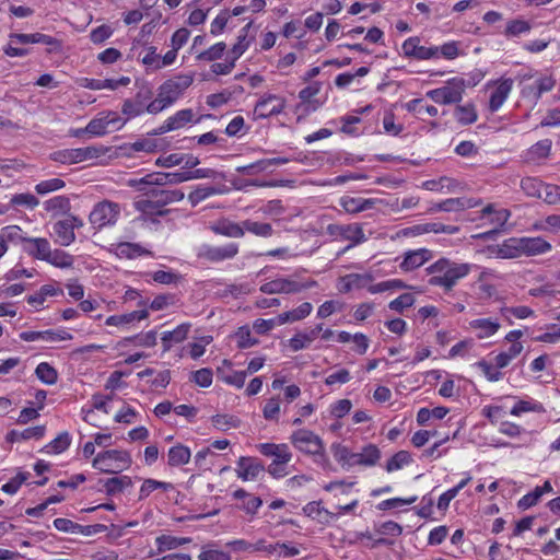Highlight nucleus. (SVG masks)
Returning <instances> with one entry per match:
<instances>
[{
  "label": "nucleus",
  "instance_id": "1",
  "mask_svg": "<svg viewBox=\"0 0 560 560\" xmlns=\"http://www.w3.org/2000/svg\"><path fill=\"white\" fill-rule=\"evenodd\" d=\"M120 213L119 203L105 199L93 207L89 214V222L97 230L114 226L118 222Z\"/></svg>",
  "mask_w": 560,
  "mask_h": 560
},
{
  "label": "nucleus",
  "instance_id": "2",
  "mask_svg": "<svg viewBox=\"0 0 560 560\" xmlns=\"http://www.w3.org/2000/svg\"><path fill=\"white\" fill-rule=\"evenodd\" d=\"M131 462V456L127 451L110 450L98 453L92 465L103 472L115 474L129 468Z\"/></svg>",
  "mask_w": 560,
  "mask_h": 560
},
{
  "label": "nucleus",
  "instance_id": "3",
  "mask_svg": "<svg viewBox=\"0 0 560 560\" xmlns=\"http://www.w3.org/2000/svg\"><path fill=\"white\" fill-rule=\"evenodd\" d=\"M316 285L317 281L312 279L300 281L292 278H277L264 283L260 291L265 294H296Z\"/></svg>",
  "mask_w": 560,
  "mask_h": 560
},
{
  "label": "nucleus",
  "instance_id": "4",
  "mask_svg": "<svg viewBox=\"0 0 560 560\" xmlns=\"http://www.w3.org/2000/svg\"><path fill=\"white\" fill-rule=\"evenodd\" d=\"M147 194L151 195L154 200H140L136 202V209L143 213H152L156 207L166 206L184 199V192L179 189H161L153 187Z\"/></svg>",
  "mask_w": 560,
  "mask_h": 560
},
{
  "label": "nucleus",
  "instance_id": "5",
  "mask_svg": "<svg viewBox=\"0 0 560 560\" xmlns=\"http://www.w3.org/2000/svg\"><path fill=\"white\" fill-rule=\"evenodd\" d=\"M105 153L102 147H85L59 150L50 154V159L61 164H75L100 158Z\"/></svg>",
  "mask_w": 560,
  "mask_h": 560
},
{
  "label": "nucleus",
  "instance_id": "6",
  "mask_svg": "<svg viewBox=\"0 0 560 560\" xmlns=\"http://www.w3.org/2000/svg\"><path fill=\"white\" fill-rule=\"evenodd\" d=\"M290 441L295 448L307 455H324L323 440L311 430L300 429L294 431Z\"/></svg>",
  "mask_w": 560,
  "mask_h": 560
},
{
  "label": "nucleus",
  "instance_id": "7",
  "mask_svg": "<svg viewBox=\"0 0 560 560\" xmlns=\"http://www.w3.org/2000/svg\"><path fill=\"white\" fill-rule=\"evenodd\" d=\"M464 90V81L453 79L447 85L427 92V96L439 104H454L462 101Z\"/></svg>",
  "mask_w": 560,
  "mask_h": 560
},
{
  "label": "nucleus",
  "instance_id": "8",
  "mask_svg": "<svg viewBox=\"0 0 560 560\" xmlns=\"http://www.w3.org/2000/svg\"><path fill=\"white\" fill-rule=\"evenodd\" d=\"M402 52L406 57L418 60H428L439 55V47H424L420 45V38L409 37L402 44Z\"/></svg>",
  "mask_w": 560,
  "mask_h": 560
},
{
  "label": "nucleus",
  "instance_id": "9",
  "mask_svg": "<svg viewBox=\"0 0 560 560\" xmlns=\"http://www.w3.org/2000/svg\"><path fill=\"white\" fill-rule=\"evenodd\" d=\"M284 107V98L268 94L257 102L254 113L258 118H267L269 116L280 114Z\"/></svg>",
  "mask_w": 560,
  "mask_h": 560
},
{
  "label": "nucleus",
  "instance_id": "10",
  "mask_svg": "<svg viewBox=\"0 0 560 560\" xmlns=\"http://www.w3.org/2000/svg\"><path fill=\"white\" fill-rule=\"evenodd\" d=\"M520 237H511L501 244L488 246L490 257L500 259H514L522 257Z\"/></svg>",
  "mask_w": 560,
  "mask_h": 560
},
{
  "label": "nucleus",
  "instance_id": "11",
  "mask_svg": "<svg viewBox=\"0 0 560 560\" xmlns=\"http://www.w3.org/2000/svg\"><path fill=\"white\" fill-rule=\"evenodd\" d=\"M327 232L332 236H341L345 240L351 241L353 244H360L366 241L362 226L359 224H329Z\"/></svg>",
  "mask_w": 560,
  "mask_h": 560
},
{
  "label": "nucleus",
  "instance_id": "12",
  "mask_svg": "<svg viewBox=\"0 0 560 560\" xmlns=\"http://www.w3.org/2000/svg\"><path fill=\"white\" fill-rule=\"evenodd\" d=\"M238 252L236 244H229L225 246H203L198 256L211 262H218L224 259L233 258Z\"/></svg>",
  "mask_w": 560,
  "mask_h": 560
},
{
  "label": "nucleus",
  "instance_id": "13",
  "mask_svg": "<svg viewBox=\"0 0 560 560\" xmlns=\"http://www.w3.org/2000/svg\"><path fill=\"white\" fill-rule=\"evenodd\" d=\"M265 470L264 465L253 457H240L237 460L236 475L244 481L255 480Z\"/></svg>",
  "mask_w": 560,
  "mask_h": 560
},
{
  "label": "nucleus",
  "instance_id": "14",
  "mask_svg": "<svg viewBox=\"0 0 560 560\" xmlns=\"http://www.w3.org/2000/svg\"><path fill=\"white\" fill-rule=\"evenodd\" d=\"M432 258V252L427 248L408 250L404 254V259L400 262L399 267L404 271H411L423 266L427 261H429Z\"/></svg>",
  "mask_w": 560,
  "mask_h": 560
},
{
  "label": "nucleus",
  "instance_id": "15",
  "mask_svg": "<svg viewBox=\"0 0 560 560\" xmlns=\"http://www.w3.org/2000/svg\"><path fill=\"white\" fill-rule=\"evenodd\" d=\"M520 247L522 256H538L551 250V244L540 236L520 237Z\"/></svg>",
  "mask_w": 560,
  "mask_h": 560
},
{
  "label": "nucleus",
  "instance_id": "16",
  "mask_svg": "<svg viewBox=\"0 0 560 560\" xmlns=\"http://www.w3.org/2000/svg\"><path fill=\"white\" fill-rule=\"evenodd\" d=\"M320 86L322 84L319 82H314L301 90L299 93L301 104L298 105V108L303 109L305 113L314 112L319 108L323 103L314 97L319 93Z\"/></svg>",
  "mask_w": 560,
  "mask_h": 560
},
{
  "label": "nucleus",
  "instance_id": "17",
  "mask_svg": "<svg viewBox=\"0 0 560 560\" xmlns=\"http://www.w3.org/2000/svg\"><path fill=\"white\" fill-rule=\"evenodd\" d=\"M375 199H365L361 197L343 196L339 200L340 207L348 213L354 214L370 210L376 205Z\"/></svg>",
  "mask_w": 560,
  "mask_h": 560
},
{
  "label": "nucleus",
  "instance_id": "18",
  "mask_svg": "<svg viewBox=\"0 0 560 560\" xmlns=\"http://www.w3.org/2000/svg\"><path fill=\"white\" fill-rule=\"evenodd\" d=\"M192 110L191 109H182L178 110L174 116L168 117L165 122L154 131V135H162L175 129H179L184 127L186 124L191 121L192 119Z\"/></svg>",
  "mask_w": 560,
  "mask_h": 560
},
{
  "label": "nucleus",
  "instance_id": "19",
  "mask_svg": "<svg viewBox=\"0 0 560 560\" xmlns=\"http://www.w3.org/2000/svg\"><path fill=\"white\" fill-rule=\"evenodd\" d=\"M512 85L513 82L511 79L503 80L497 85L489 101L491 112H497L503 105L512 90Z\"/></svg>",
  "mask_w": 560,
  "mask_h": 560
},
{
  "label": "nucleus",
  "instance_id": "20",
  "mask_svg": "<svg viewBox=\"0 0 560 560\" xmlns=\"http://www.w3.org/2000/svg\"><path fill=\"white\" fill-rule=\"evenodd\" d=\"M223 365L217 369L218 377L221 378L226 384L233 385L237 388H242L245 384V378L247 375L246 371H230L229 375H224V366L228 369L231 368V362L229 360H223Z\"/></svg>",
  "mask_w": 560,
  "mask_h": 560
},
{
  "label": "nucleus",
  "instance_id": "21",
  "mask_svg": "<svg viewBox=\"0 0 560 560\" xmlns=\"http://www.w3.org/2000/svg\"><path fill=\"white\" fill-rule=\"evenodd\" d=\"M353 466H374L381 458V452L374 444H369L362 448V452L354 453Z\"/></svg>",
  "mask_w": 560,
  "mask_h": 560
},
{
  "label": "nucleus",
  "instance_id": "22",
  "mask_svg": "<svg viewBox=\"0 0 560 560\" xmlns=\"http://www.w3.org/2000/svg\"><path fill=\"white\" fill-rule=\"evenodd\" d=\"M189 329H190V324L184 323V324H180L179 326H177L172 331H164L162 334V338H161L162 343L164 346V350L165 351L170 350L173 342L178 343V342H182L183 340H185L187 338Z\"/></svg>",
  "mask_w": 560,
  "mask_h": 560
},
{
  "label": "nucleus",
  "instance_id": "23",
  "mask_svg": "<svg viewBox=\"0 0 560 560\" xmlns=\"http://www.w3.org/2000/svg\"><path fill=\"white\" fill-rule=\"evenodd\" d=\"M312 310H313L312 304L308 302H304L300 306H298L296 308H294L292 311H288V312H283V313L279 314L277 317V324L283 325L289 322L301 320V319L305 318L306 316H308L311 314Z\"/></svg>",
  "mask_w": 560,
  "mask_h": 560
},
{
  "label": "nucleus",
  "instance_id": "24",
  "mask_svg": "<svg viewBox=\"0 0 560 560\" xmlns=\"http://www.w3.org/2000/svg\"><path fill=\"white\" fill-rule=\"evenodd\" d=\"M469 326L479 331L478 337L480 339L494 335L500 328L499 322L491 318L475 319L469 323Z\"/></svg>",
  "mask_w": 560,
  "mask_h": 560
},
{
  "label": "nucleus",
  "instance_id": "25",
  "mask_svg": "<svg viewBox=\"0 0 560 560\" xmlns=\"http://www.w3.org/2000/svg\"><path fill=\"white\" fill-rule=\"evenodd\" d=\"M190 456L191 453L187 446L177 444L168 450L167 464L172 467L185 465L189 462Z\"/></svg>",
  "mask_w": 560,
  "mask_h": 560
},
{
  "label": "nucleus",
  "instance_id": "26",
  "mask_svg": "<svg viewBox=\"0 0 560 560\" xmlns=\"http://www.w3.org/2000/svg\"><path fill=\"white\" fill-rule=\"evenodd\" d=\"M52 230L61 246H69L75 240L74 231H71V225L67 223L66 219L56 222Z\"/></svg>",
  "mask_w": 560,
  "mask_h": 560
},
{
  "label": "nucleus",
  "instance_id": "27",
  "mask_svg": "<svg viewBox=\"0 0 560 560\" xmlns=\"http://www.w3.org/2000/svg\"><path fill=\"white\" fill-rule=\"evenodd\" d=\"M11 43H19L22 45L26 44H45L51 45L55 43V39L48 35L42 33L34 34H11L10 35Z\"/></svg>",
  "mask_w": 560,
  "mask_h": 560
},
{
  "label": "nucleus",
  "instance_id": "28",
  "mask_svg": "<svg viewBox=\"0 0 560 560\" xmlns=\"http://www.w3.org/2000/svg\"><path fill=\"white\" fill-rule=\"evenodd\" d=\"M148 316H149V313H148L147 310L133 311V312L128 313V314L109 316L106 319V325H108V326L126 325V324H129V323H131L133 320L145 319Z\"/></svg>",
  "mask_w": 560,
  "mask_h": 560
},
{
  "label": "nucleus",
  "instance_id": "29",
  "mask_svg": "<svg viewBox=\"0 0 560 560\" xmlns=\"http://www.w3.org/2000/svg\"><path fill=\"white\" fill-rule=\"evenodd\" d=\"M27 243L32 245V249H30V254L35 258L40 260H47L50 256V244L46 238L42 237H30L27 238Z\"/></svg>",
  "mask_w": 560,
  "mask_h": 560
},
{
  "label": "nucleus",
  "instance_id": "30",
  "mask_svg": "<svg viewBox=\"0 0 560 560\" xmlns=\"http://www.w3.org/2000/svg\"><path fill=\"white\" fill-rule=\"evenodd\" d=\"M523 350L521 342L512 343L506 351L499 353L495 357V365L498 369H503L510 364V362L516 358Z\"/></svg>",
  "mask_w": 560,
  "mask_h": 560
},
{
  "label": "nucleus",
  "instance_id": "31",
  "mask_svg": "<svg viewBox=\"0 0 560 560\" xmlns=\"http://www.w3.org/2000/svg\"><path fill=\"white\" fill-rule=\"evenodd\" d=\"M44 425L27 428L21 432L13 430L8 434V440L11 442H15L20 440H30L32 438L39 439L44 435Z\"/></svg>",
  "mask_w": 560,
  "mask_h": 560
},
{
  "label": "nucleus",
  "instance_id": "32",
  "mask_svg": "<svg viewBox=\"0 0 560 560\" xmlns=\"http://www.w3.org/2000/svg\"><path fill=\"white\" fill-rule=\"evenodd\" d=\"M547 184L536 179V178H524L521 182V187L524 192L530 197H537L542 199V194L545 191V187Z\"/></svg>",
  "mask_w": 560,
  "mask_h": 560
},
{
  "label": "nucleus",
  "instance_id": "33",
  "mask_svg": "<svg viewBox=\"0 0 560 560\" xmlns=\"http://www.w3.org/2000/svg\"><path fill=\"white\" fill-rule=\"evenodd\" d=\"M213 231L217 234L235 238L242 237L244 235V226L229 221L220 222L213 228Z\"/></svg>",
  "mask_w": 560,
  "mask_h": 560
},
{
  "label": "nucleus",
  "instance_id": "34",
  "mask_svg": "<svg viewBox=\"0 0 560 560\" xmlns=\"http://www.w3.org/2000/svg\"><path fill=\"white\" fill-rule=\"evenodd\" d=\"M331 452L335 459L341 464L342 467H351L353 466L354 453L350 452V450L341 444H332Z\"/></svg>",
  "mask_w": 560,
  "mask_h": 560
},
{
  "label": "nucleus",
  "instance_id": "35",
  "mask_svg": "<svg viewBox=\"0 0 560 560\" xmlns=\"http://www.w3.org/2000/svg\"><path fill=\"white\" fill-rule=\"evenodd\" d=\"M345 291L352 289H360L373 281V276L370 273H351L345 277Z\"/></svg>",
  "mask_w": 560,
  "mask_h": 560
},
{
  "label": "nucleus",
  "instance_id": "36",
  "mask_svg": "<svg viewBox=\"0 0 560 560\" xmlns=\"http://www.w3.org/2000/svg\"><path fill=\"white\" fill-rule=\"evenodd\" d=\"M423 188L431 191L453 190L457 184L450 177L443 176L439 179H430L423 183Z\"/></svg>",
  "mask_w": 560,
  "mask_h": 560
},
{
  "label": "nucleus",
  "instance_id": "37",
  "mask_svg": "<svg viewBox=\"0 0 560 560\" xmlns=\"http://www.w3.org/2000/svg\"><path fill=\"white\" fill-rule=\"evenodd\" d=\"M132 485L131 478L128 476L114 477L105 481V490L108 494L121 492L124 489Z\"/></svg>",
  "mask_w": 560,
  "mask_h": 560
},
{
  "label": "nucleus",
  "instance_id": "38",
  "mask_svg": "<svg viewBox=\"0 0 560 560\" xmlns=\"http://www.w3.org/2000/svg\"><path fill=\"white\" fill-rule=\"evenodd\" d=\"M0 238L3 240V243L8 245V243H18V242H26L27 238L23 236V231L18 225L5 226L0 231Z\"/></svg>",
  "mask_w": 560,
  "mask_h": 560
},
{
  "label": "nucleus",
  "instance_id": "39",
  "mask_svg": "<svg viewBox=\"0 0 560 560\" xmlns=\"http://www.w3.org/2000/svg\"><path fill=\"white\" fill-rule=\"evenodd\" d=\"M118 255L126 258H135L141 255L150 254L149 250L141 247L139 244L133 243H120L117 246Z\"/></svg>",
  "mask_w": 560,
  "mask_h": 560
},
{
  "label": "nucleus",
  "instance_id": "40",
  "mask_svg": "<svg viewBox=\"0 0 560 560\" xmlns=\"http://www.w3.org/2000/svg\"><path fill=\"white\" fill-rule=\"evenodd\" d=\"M172 488H173V486L171 483L158 481L154 479H145L140 488L139 499L142 500V499L149 497L156 489H162L164 491H167L168 489H172Z\"/></svg>",
  "mask_w": 560,
  "mask_h": 560
},
{
  "label": "nucleus",
  "instance_id": "41",
  "mask_svg": "<svg viewBox=\"0 0 560 560\" xmlns=\"http://www.w3.org/2000/svg\"><path fill=\"white\" fill-rule=\"evenodd\" d=\"M110 125L109 115L92 119L85 127V131L94 136H103Z\"/></svg>",
  "mask_w": 560,
  "mask_h": 560
},
{
  "label": "nucleus",
  "instance_id": "42",
  "mask_svg": "<svg viewBox=\"0 0 560 560\" xmlns=\"http://www.w3.org/2000/svg\"><path fill=\"white\" fill-rule=\"evenodd\" d=\"M35 373L37 377L46 384L52 385L57 382V371L46 362L39 363Z\"/></svg>",
  "mask_w": 560,
  "mask_h": 560
},
{
  "label": "nucleus",
  "instance_id": "43",
  "mask_svg": "<svg viewBox=\"0 0 560 560\" xmlns=\"http://www.w3.org/2000/svg\"><path fill=\"white\" fill-rule=\"evenodd\" d=\"M212 424L222 431L240 427V419L231 415H215L211 418Z\"/></svg>",
  "mask_w": 560,
  "mask_h": 560
},
{
  "label": "nucleus",
  "instance_id": "44",
  "mask_svg": "<svg viewBox=\"0 0 560 560\" xmlns=\"http://www.w3.org/2000/svg\"><path fill=\"white\" fill-rule=\"evenodd\" d=\"M469 266L467 264L453 262L447 270L443 273L455 285L456 282L467 276Z\"/></svg>",
  "mask_w": 560,
  "mask_h": 560
},
{
  "label": "nucleus",
  "instance_id": "45",
  "mask_svg": "<svg viewBox=\"0 0 560 560\" xmlns=\"http://www.w3.org/2000/svg\"><path fill=\"white\" fill-rule=\"evenodd\" d=\"M46 261L59 268H68L72 266L73 259L66 252L55 249L50 252V256Z\"/></svg>",
  "mask_w": 560,
  "mask_h": 560
},
{
  "label": "nucleus",
  "instance_id": "46",
  "mask_svg": "<svg viewBox=\"0 0 560 560\" xmlns=\"http://www.w3.org/2000/svg\"><path fill=\"white\" fill-rule=\"evenodd\" d=\"M243 226L246 231L258 235V236H270L272 234V226L269 223H260L250 220H246L243 222Z\"/></svg>",
  "mask_w": 560,
  "mask_h": 560
},
{
  "label": "nucleus",
  "instance_id": "47",
  "mask_svg": "<svg viewBox=\"0 0 560 560\" xmlns=\"http://www.w3.org/2000/svg\"><path fill=\"white\" fill-rule=\"evenodd\" d=\"M455 117L462 125H469L477 120V113L472 105L457 106Z\"/></svg>",
  "mask_w": 560,
  "mask_h": 560
},
{
  "label": "nucleus",
  "instance_id": "48",
  "mask_svg": "<svg viewBox=\"0 0 560 560\" xmlns=\"http://www.w3.org/2000/svg\"><path fill=\"white\" fill-rule=\"evenodd\" d=\"M226 45L225 43H217L213 46H211L209 49L201 51L198 56V60L203 61H214L220 59L224 51H225Z\"/></svg>",
  "mask_w": 560,
  "mask_h": 560
},
{
  "label": "nucleus",
  "instance_id": "49",
  "mask_svg": "<svg viewBox=\"0 0 560 560\" xmlns=\"http://www.w3.org/2000/svg\"><path fill=\"white\" fill-rule=\"evenodd\" d=\"M159 95L163 97L165 103L170 106L182 95V93L168 80L161 85Z\"/></svg>",
  "mask_w": 560,
  "mask_h": 560
},
{
  "label": "nucleus",
  "instance_id": "50",
  "mask_svg": "<svg viewBox=\"0 0 560 560\" xmlns=\"http://www.w3.org/2000/svg\"><path fill=\"white\" fill-rule=\"evenodd\" d=\"M70 208L69 198L65 196L54 197L45 202V209L55 213L66 212Z\"/></svg>",
  "mask_w": 560,
  "mask_h": 560
},
{
  "label": "nucleus",
  "instance_id": "51",
  "mask_svg": "<svg viewBox=\"0 0 560 560\" xmlns=\"http://www.w3.org/2000/svg\"><path fill=\"white\" fill-rule=\"evenodd\" d=\"M411 460V456L407 451H399L387 462L386 470L394 471L400 469L404 465Z\"/></svg>",
  "mask_w": 560,
  "mask_h": 560
},
{
  "label": "nucleus",
  "instance_id": "52",
  "mask_svg": "<svg viewBox=\"0 0 560 560\" xmlns=\"http://www.w3.org/2000/svg\"><path fill=\"white\" fill-rule=\"evenodd\" d=\"M65 187V182L60 178L43 180L35 186V190L39 195H45Z\"/></svg>",
  "mask_w": 560,
  "mask_h": 560
},
{
  "label": "nucleus",
  "instance_id": "53",
  "mask_svg": "<svg viewBox=\"0 0 560 560\" xmlns=\"http://www.w3.org/2000/svg\"><path fill=\"white\" fill-rule=\"evenodd\" d=\"M71 443V439L68 432L60 433L55 440H52L46 447L50 448L55 454L62 453L66 451Z\"/></svg>",
  "mask_w": 560,
  "mask_h": 560
},
{
  "label": "nucleus",
  "instance_id": "54",
  "mask_svg": "<svg viewBox=\"0 0 560 560\" xmlns=\"http://www.w3.org/2000/svg\"><path fill=\"white\" fill-rule=\"evenodd\" d=\"M280 412V399L279 397H271L264 406L262 415L266 420H278Z\"/></svg>",
  "mask_w": 560,
  "mask_h": 560
},
{
  "label": "nucleus",
  "instance_id": "55",
  "mask_svg": "<svg viewBox=\"0 0 560 560\" xmlns=\"http://www.w3.org/2000/svg\"><path fill=\"white\" fill-rule=\"evenodd\" d=\"M72 335L66 330H45L42 331L40 340L47 343H54L58 341L71 340Z\"/></svg>",
  "mask_w": 560,
  "mask_h": 560
},
{
  "label": "nucleus",
  "instance_id": "56",
  "mask_svg": "<svg viewBox=\"0 0 560 560\" xmlns=\"http://www.w3.org/2000/svg\"><path fill=\"white\" fill-rule=\"evenodd\" d=\"M530 30V24L524 20H512L508 23L505 34L508 36H517Z\"/></svg>",
  "mask_w": 560,
  "mask_h": 560
},
{
  "label": "nucleus",
  "instance_id": "57",
  "mask_svg": "<svg viewBox=\"0 0 560 560\" xmlns=\"http://www.w3.org/2000/svg\"><path fill=\"white\" fill-rule=\"evenodd\" d=\"M235 337L237 339V346L241 349L249 348L258 342L256 339L252 338L249 328L245 326L238 328Z\"/></svg>",
  "mask_w": 560,
  "mask_h": 560
},
{
  "label": "nucleus",
  "instance_id": "58",
  "mask_svg": "<svg viewBox=\"0 0 560 560\" xmlns=\"http://www.w3.org/2000/svg\"><path fill=\"white\" fill-rule=\"evenodd\" d=\"M413 303V295L410 293H404L389 303V308L393 311L401 312L404 308L411 306Z\"/></svg>",
  "mask_w": 560,
  "mask_h": 560
},
{
  "label": "nucleus",
  "instance_id": "59",
  "mask_svg": "<svg viewBox=\"0 0 560 560\" xmlns=\"http://www.w3.org/2000/svg\"><path fill=\"white\" fill-rule=\"evenodd\" d=\"M158 546V551L163 552L166 550H172L180 546V541L177 540V537L162 535L155 540Z\"/></svg>",
  "mask_w": 560,
  "mask_h": 560
},
{
  "label": "nucleus",
  "instance_id": "60",
  "mask_svg": "<svg viewBox=\"0 0 560 560\" xmlns=\"http://www.w3.org/2000/svg\"><path fill=\"white\" fill-rule=\"evenodd\" d=\"M542 200L548 205L560 203V186L547 184L542 194Z\"/></svg>",
  "mask_w": 560,
  "mask_h": 560
},
{
  "label": "nucleus",
  "instance_id": "61",
  "mask_svg": "<svg viewBox=\"0 0 560 560\" xmlns=\"http://www.w3.org/2000/svg\"><path fill=\"white\" fill-rule=\"evenodd\" d=\"M215 194V189L212 187H201L191 191L188 196L189 201L192 206H196L198 202L205 200L206 198Z\"/></svg>",
  "mask_w": 560,
  "mask_h": 560
},
{
  "label": "nucleus",
  "instance_id": "62",
  "mask_svg": "<svg viewBox=\"0 0 560 560\" xmlns=\"http://www.w3.org/2000/svg\"><path fill=\"white\" fill-rule=\"evenodd\" d=\"M113 30L108 25H101L93 30L90 38L94 44H101L110 37Z\"/></svg>",
  "mask_w": 560,
  "mask_h": 560
},
{
  "label": "nucleus",
  "instance_id": "63",
  "mask_svg": "<svg viewBox=\"0 0 560 560\" xmlns=\"http://www.w3.org/2000/svg\"><path fill=\"white\" fill-rule=\"evenodd\" d=\"M194 382L201 387H209L212 383V371L200 369L192 374Z\"/></svg>",
  "mask_w": 560,
  "mask_h": 560
},
{
  "label": "nucleus",
  "instance_id": "64",
  "mask_svg": "<svg viewBox=\"0 0 560 560\" xmlns=\"http://www.w3.org/2000/svg\"><path fill=\"white\" fill-rule=\"evenodd\" d=\"M535 226H536V229H540V230H544L547 232L558 233V232H560V215L559 214L548 215L540 226H538V225H535Z\"/></svg>",
  "mask_w": 560,
  "mask_h": 560
}]
</instances>
